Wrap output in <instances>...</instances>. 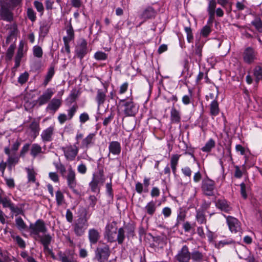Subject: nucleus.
I'll list each match as a JSON object with an SVG mask.
<instances>
[{
	"instance_id": "f257e3e1",
	"label": "nucleus",
	"mask_w": 262,
	"mask_h": 262,
	"mask_svg": "<svg viewBox=\"0 0 262 262\" xmlns=\"http://www.w3.org/2000/svg\"><path fill=\"white\" fill-rule=\"evenodd\" d=\"M116 225L114 222L106 226L104 236L108 242H117L119 245H122L125 237V231L122 227L118 230Z\"/></svg>"
},
{
	"instance_id": "052dcab7",
	"label": "nucleus",
	"mask_w": 262,
	"mask_h": 262,
	"mask_svg": "<svg viewBox=\"0 0 262 262\" xmlns=\"http://www.w3.org/2000/svg\"><path fill=\"white\" fill-rule=\"evenodd\" d=\"M15 49V46L14 45L12 44L10 46V47L8 48V49L7 51V53H6V58L7 59H8L9 60H11V59L12 58V57L13 56V54H14Z\"/></svg>"
},
{
	"instance_id": "13d9d810",
	"label": "nucleus",
	"mask_w": 262,
	"mask_h": 262,
	"mask_svg": "<svg viewBox=\"0 0 262 262\" xmlns=\"http://www.w3.org/2000/svg\"><path fill=\"white\" fill-rule=\"evenodd\" d=\"M94 58L97 60H105L107 58V54L102 51L96 52L94 56Z\"/></svg>"
},
{
	"instance_id": "9d476101",
	"label": "nucleus",
	"mask_w": 262,
	"mask_h": 262,
	"mask_svg": "<svg viewBox=\"0 0 262 262\" xmlns=\"http://www.w3.org/2000/svg\"><path fill=\"white\" fill-rule=\"evenodd\" d=\"M215 182L207 178L204 179L202 182L201 189L204 194L207 196H212L214 194L215 189Z\"/></svg>"
},
{
	"instance_id": "f704fd0d",
	"label": "nucleus",
	"mask_w": 262,
	"mask_h": 262,
	"mask_svg": "<svg viewBox=\"0 0 262 262\" xmlns=\"http://www.w3.org/2000/svg\"><path fill=\"white\" fill-rule=\"evenodd\" d=\"M155 11L151 7H148L146 9L141 15V18L147 19L154 17L155 16Z\"/></svg>"
},
{
	"instance_id": "bb28decb",
	"label": "nucleus",
	"mask_w": 262,
	"mask_h": 262,
	"mask_svg": "<svg viewBox=\"0 0 262 262\" xmlns=\"http://www.w3.org/2000/svg\"><path fill=\"white\" fill-rule=\"evenodd\" d=\"M215 205L218 208L226 212H229L232 209L229 204L224 199L218 200L216 201Z\"/></svg>"
},
{
	"instance_id": "cd10ccee",
	"label": "nucleus",
	"mask_w": 262,
	"mask_h": 262,
	"mask_svg": "<svg viewBox=\"0 0 262 262\" xmlns=\"http://www.w3.org/2000/svg\"><path fill=\"white\" fill-rule=\"evenodd\" d=\"M108 149L110 153L115 155H118L121 152V147L118 141H112L110 143Z\"/></svg>"
},
{
	"instance_id": "3c124183",
	"label": "nucleus",
	"mask_w": 262,
	"mask_h": 262,
	"mask_svg": "<svg viewBox=\"0 0 262 262\" xmlns=\"http://www.w3.org/2000/svg\"><path fill=\"white\" fill-rule=\"evenodd\" d=\"M11 237L20 248L25 249L26 248V243L20 236L13 235Z\"/></svg>"
},
{
	"instance_id": "58836bf2",
	"label": "nucleus",
	"mask_w": 262,
	"mask_h": 262,
	"mask_svg": "<svg viewBox=\"0 0 262 262\" xmlns=\"http://www.w3.org/2000/svg\"><path fill=\"white\" fill-rule=\"evenodd\" d=\"M27 173V178L28 182L30 183H35L36 182V176L37 173L33 168H25Z\"/></svg>"
},
{
	"instance_id": "ea45409f",
	"label": "nucleus",
	"mask_w": 262,
	"mask_h": 262,
	"mask_svg": "<svg viewBox=\"0 0 262 262\" xmlns=\"http://www.w3.org/2000/svg\"><path fill=\"white\" fill-rule=\"evenodd\" d=\"M55 74L54 68L53 67H51L48 71L47 74L45 77V79L43 82V85L46 86L48 83L51 81L52 77H53Z\"/></svg>"
},
{
	"instance_id": "1a4fd4ad",
	"label": "nucleus",
	"mask_w": 262,
	"mask_h": 262,
	"mask_svg": "<svg viewBox=\"0 0 262 262\" xmlns=\"http://www.w3.org/2000/svg\"><path fill=\"white\" fill-rule=\"evenodd\" d=\"M61 149L64 153L66 159L70 161L75 160L79 151V148L76 144H69L62 147Z\"/></svg>"
},
{
	"instance_id": "864d4df0",
	"label": "nucleus",
	"mask_w": 262,
	"mask_h": 262,
	"mask_svg": "<svg viewBox=\"0 0 262 262\" xmlns=\"http://www.w3.org/2000/svg\"><path fill=\"white\" fill-rule=\"evenodd\" d=\"M80 91L76 89H73L70 94L69 96V99H70V102L72 103L74 102L78 98V96L80 95Z\"/></svg>"
},
{
	"instance_id": "473e14b6",
	"label": "nucleus",
	"mask_w": 262,
	"mask_h": 262,
	"mask_svg": "<svg viewBox=\"0 0 262 262\" xmlns=\"http://www.w3.org/2000/svg\"><path fill=\"white\" fill-rule=\"evenodd\" d=\"M220 108L219 103L216 100L212 101L210 105V114L212 116H216L219 115Z\"/></svg>"
},
{
	"instance_id": "b1692460",
	"label": "nucleus",
	"mask_w": 262,
	"mask_h": 262,
	"mask_svg": "<svg viewBox=\"0 0 262 262\" xmlns=\"http://www.w3.org/2000/svg\"><path fill=\"white\" fill-rule=\"evenodd\" d=\"M37 238L39 239L40 243L43 247L44 251L49 250V246L51 244L52 237L49 234H45L43 235H39Z\"/></svg>"
},
{
	"instance_id": "5fc2aeb1",
	"label": "nucleus",
	"mask_w": 262,
	"mask_h": 262,
	"mask_svg": "<svg viewBox=\"0 0 262 262\" xmlns=\"http://www.w3.org/2000/svg\"><path fill=\"white\" fill-rule=\"evenodd\" d=\"M29 77V74L28 72H25L24 73L21 74L18 78V82L21 85L25 83L28 80Z\"/></svg>"
},
{
	"instance_id": "c85d7f7f",
	"label": "nucleus",
	"mask_w": 262,
	"mask_h": 262,
	"mask_svg": "<svg viewBox=\"0 0 262 262\" xmlns=\"http://www.w3.org/2000/svg\"><path fill=\"white\" fill-rule=\"evenodd\" d=\"M180 157L181 155L174 154L171 156V157L170 158V166L171 168L172 172L174 175L176 174L177 166Z\"/></svg>"
},
{
	"instance_id": "c9c22d12",
	"label": "nucleus",
	"mask_w": 262,
	"mask_h": 262,
	"mask_svg": "<svg viewBox=\"0 0 262 262\" xmlns=\"http://www.w3.org/2000/svg\"><path fill=\"white\" fill-rule=\"evenodd\" d=\"M19 156L16 155L15 152L13 153L11 156H9L7 160L8 167L11 168L12 166L17 164L19 161Z\"/></svg>"
},
{
	"instance_id": "bf43d9fd",
	"label": "nucleus",
	"mask_w": 262,
	"mask_h": 262,
	"mask_svg": "<svg viewBox=\"0 0 262 262\" xmlns=\"http://www.w3.org/2000/svg\"><path fill=\"white\" fill-rule=\"evenodd\" d=\"M251 24L259 32L262 33V21L260 18H257L255 19L252 21Z\"/></svg>"
},
{
	"instance_id": "6e6552de",
	"label": "nucleus",
	"mask_w": 262,
	"mask_h": 262,
	"mask_svg": "<svg viewBox=\"0 0 262 262\" xmlns=\"http://www.w3.org/2000/svg\"><path fill=\"white\" fill-rule=\"evenodd\" d=\"M102 161V158H100L97 161V169L96 173H93L92 180L96 182L99 184H103L105 182V178L104 177V162Z\"/></svg>"
},
{
	"instance_id": "39448f33",
	"label": "nucleus",
	"mask_w": 262,
	"mask_h": 262,
	"mask_svg": "<svg viewBox=\"0 0 262 262\" xmlns=\"http://www.w3.org/2000/svg\"><path fill=\"white\" fill-rule=\"evenodd\" d=\"M30 235L37 239V237L40 235V233H45L48 229L45 222L41 219H38L34 223H31L29 227Z\"/></svg>"
},
{
	"instance_id": "412c9836",
	"label": "nucleus",
	"mask_w": 262,
	"mask_h": 262,
	"mask_svg": "<svg viewBox=\"0 0 262 262\" xmlns=\"http://www.w3.org/2000/svg\"><path fill=\"white\" fill-rule=\"evenodd\" d=\"M100 233L97 229L92 228L88 231V238L91 245L96 244L100 238Z\"/></svg>"
},
{
	"instance_id": "f3484780",
	"label": "nucleus",
	"mask_w": 262,
	"mask_h": 262,
	"mask_svg": "<svg viewBox=\"0 0 262 262\" xmlns=\"http://www.w3.org/2000/svg\"><path fill=\"white\" fill-rule=\"evenodd\" d=\"M55 132V126L51 125L45 129L41 133L40 136L43 142H49L53 140V137Z\"/></svg>"
},
{
	"instance_id": "ddd939ff",
	"label": "nucleus",
	"mask_w": 262,
	"mask_h": 262,
	"mask_svg": "<svg viewBox=\"0 0 262 262\" xmlns=\"http://www.w3.org/2000/svg\"><path fill=\"white\" fill-rule=\"evenodd\" d=\"M0 18L2 20L8 22H11L13 20V14L11 11L10 7L6 5L4 3L0 2Z\"/></svg>"
},
{
	"instance_id": "774afa93",
	"label": "nucleus",
	"mask_w": 262,
	"mask_h": 262,
	"mask_svg": "<svg viewBox=\"0 0 262 262\" xmlns=\"http://www.w3.org/2000/svg\"><path fill=\"white\" fill-rule=\"evenodd\" d=\"M235 243V242L232 239H227L220 241L216 246L217 248L224 247L225 245H232Z\"/></svg>"
},
{
	"instance_id": "79ce46f5",
	"label": "nucleus",
	"mask_w": 262,
	"mask_h": 262,
	"mask_svg": "<svg viewBox=\"0 0 262 262\" xmlns=\"http://www.w3.org/2000/svg\"><path fill=\"white\" fill-rule=\"evenodd\" d=\"M18 32V29L17 27V25L15 24H14L11 29L10 31L9 32V34L6 38V43H9L10 40H11L13 37H14L16 35Z\"/></svg>"
},
{
	"instance_id": "8fccbe9b",
	"label": "nucleus",
	"mask_w": 262,
	"mask_h": 262,
	"mask_svg": "<svg viewBox=\"0 0 262 262\" xmlns=\"http://www.w3.org/2000/svg\"><path fill=\"white\" fill-rule=\"evenodd\" d=\"M215 141L212 139H210L206 142L205 146L201 149L204 152H209L215 146Z\"/></svg>"
},
{
	"instance_id": "20e7f679",
	"label": "nucleus",
	"mask_w": 262,
	"mask_h": 262,
	"mask_svg": "<svg viewBox=\"0 0 262 262\" xmlns=\"http://www.w3.org/2000/svg\"><path fill=\"white\" fill-rule=\"evenodd\" d=\"M111 254L110 246L105 243L100 242L95 250L94 258L98 262L107 261Z\"/></svg>"
},
{
	"instance_id": "de8ad7c7",
	"label": "nucleus",
	"mask_w": 262,
	"mask_h": 262,
	"mask_svg": "<svg viewBox=\"0 0 262 262\" xmlns=\"http://www.w3.org/2000/svg\"><path fill=\"white\" fill-rule=\"evenodd\" d=\"M23 0H1V2L12 8V9L19 5Z\"/></svg>"
},
{
	"instance_id": "393cba45",
	"label": "nucleus",
	"mask_w": 262,
	"mask_h": 262,
	"mask_svg": "<svg viewBox=\"0 0 262 262\" xmlns=\"http://www.w3.org/2000/svg\"><path fill=\"white\" fill-rule=\"evenodd\" d=\"M62 101L60 99L53 98L48 104L47 109L52 111L53 113L56 112L60 107Z\"/></svg>"
},
{
	"instance_id": "49530a36",
	"label": "nucleus",
	"mask_w": 262,
	"mask_h": 262,
	"mask_svg": "<svg viewBox=\"0 0 262 262\" xmlns=\"http://www.w3.org/2000/svg\"><path fill=\"white\" fill-rule=\"evenodd\" d=\"M0 204L3 205L4 208H10L13 204L11 200L7 196L3 197L0 194Z\"/></svg>"
},
{
	"instance_id": "4d7b16f0",
	"label": "nucleus",
	"mask_w": 262,
	"mask_h": 262,
	"mask_svg": "<svg viewBox=\"0 0 262 262\" xmlns=\"http://www.w3.org/2000/svg\"><path fill=\"white\" fill-rule=\"evenodd\" d=\"M78 108V106L77 104L73 105L68 110V117L69 120H71L73 118V116L75 115L76 113L77 110Z\"/></svg>"
},
{
	"instance_id": "dca6fc26",
	"label": "nucleus",
	"mask_w": 262,
	"mask_h": 262,
	"mask_svg": "<svg viewBox=\"0 0 262 262\" xmlns=\"http://www.w3.org/2000/svg\"><path fill=\"white\" fill-rule=\"evenodd\" d=\"M227 222L230 230L234 233H242L241 223L237 219L232 216H228Z\"/></svg>"
},
{
	"instance_id": "4468645a",
	"label": "nucleus",
	"mask_w": 262,
	"mask_h": 262,
	"mask_svg": "<svg viewBox=\"0 0 262 262\" xmlns=\"http://www.w3.org/2000/svg\"><path fill=\"white\" fill-rule=\"evenodd\" d=\"M257 52L252 47L246 48L243 53L244 62L250 64L256 59Z\"/></svg>"
},
{
	"instance_id": "a211bd4d",
	"label": "nucleus",
	"mask_w": 262,
	"mask_h": 262,
	"mask_svg": "<svg viewBox=\"0 0 262 262\" xmlns=\"http://www.w3.org/2000/svg\"><path fill=\"white\" fill-rule=\"evenodd\" d=\"M75 252L70 250H67L65 252L60 251L58 252L59 259L61 262H78L74 258Z\"/></svg>"
},
{
	"instance_id": "c03bdc74",
	"label": "nucleus",
	"mask_w": 262,
	"mask_h": 262,
	"mask_svg": "<svg viewBox=\"0 0 262 262\" xmlns=\"http://www.w3.org/2000/svg\"><path fill=\"white\" fill-rule=\"evenodd\" d=\"M50 26L48 23L43 22L41 24L39 28V34L40 36L45 37L49 32Z\"/></svg>"
},
{
	"instance_id": "37998d69",
	"label": "nucleus",
	"mask_w": 262,
	"mask_h": 262,
	"mask_svg": "<svg viewBox=\"0 0 262 262\" xmlns=\"http://www.w3.org/2000/svg\"><path fill=\"white\" fill-rule=\"evenodd\" d=\"M29 128L33 133L35 137L37 136L39 134L40 129L39 123L35 120L33 121L29 125Z\"/></svg>"
},
{
	"instance_id": "4be33fe9",
	"label": "nucleus",
	"mask_w": 262,
	"mask_h": 262,
	"mask_svg": "<svg viewBox=\"0 0 262 262\" xmlns=\"http://www.w3.org/2000/svg\"><path fill=\"white\" fill-rule=\"evenodd\" d=\"M95 133H90L85 138L83 139L81 143V148H88L91 145L94 144L95 140Z\"/></svg>"
},
{
	"instance_id": "c756f323",
	"label": "nucleus",
	"mask_w": 262,
	"mask_h": 262,
	"mask_svg": "<svg viewBox=\"0 0 262 262\" xmlns=\"http://www.w3.org/2000/svg\"><path fill=\"white\" fill-rule=\"evenodd\" d=\"M145 212L147 214L152 216L157 210L156 203L154 201L148 202L144 208Z\"/></svg>"
},
{
	"instance_id": "a878e982",
	"label": "nucleus",
	"mask_w": 262,
	"mask_h": 262,
	"mask_svg": "<svg viewBox=\"0 0 262 262\" xmlns=\"http://www.w3.org/2000/svg\"><path fill=\"white\" fill-rule=\"evenodd\" d=\"M41 154H43L41 146L37 143L32 144L31 146L30 151L31 157L35 159Z\"/></svg>"
},
{
	"instance_id": "2eb2a0df",
	"label": "nucleus",
	"mask_w": 262,
	"mask_h": 262,
	"mask_svg": "<svg viewBox=\"0 0 262 262\" xmlns=\"http://www.w3.org/2000/svg\"><path fill=\"white\" fill-rule=\"evenodd\" d=\"M204 42L198 41L195 43V48L191 54L192 58L195 60L196 62H200L202 58V49Z\"/></svg>"
},
{
	"instance_id": "f03ea898",
	"label": "nucleus",
	"mask_w": 262,
	"mask_h": 262,
	"mask_svg": "<svg viewBox=\"0 0 262 262\" xmlns=\"http://www.w3.org/2000/svg\"><path fill=\"white\" fill-rule=\"evenodd\" d=\"M119 103L126 117H135L138 113L139 105L133 100L132 97L121 99Z\"/></svg>"
},
{
	"instance_id": "0eeeda50",
	"label": "nucleus",
	"mask_w": 262,
	"mask_h": 262,
	"mask_svg": "<svg viewBox=\"0 0 262 262\" xmlns=\"http://www.w3.org/2000/svg\"><path fill=\"white\" fill-rule=\"evenodd\" d=\"M66 179L69 188L72 190L74 194L78 196H81V193L76 189V187L77 184L76 173L71 167L68 170V174Z\"/></svg>"
},
{
	"instance_id": "9b49d317",
	"label": "nucleus",
	"mask_w": 262,
	"mask_h": 262,
	"mask_svg": "<svg viewBox=\"0 0 262 262\" xmlns=\"http://www.w3.org/2000/svg\"><path fill=\"white\" fill-rule=\"evenodd\" d=\"M191 253L187 245L182 246L177 254L174 256V258L179 262H190Z\"/></svg>"
},
{
	"instance_id": "603ef678",
	"label": "nucleus",
	"mask_w": 262,
	"mask_h": 262,
	"mask_svg": "<svg viewBox=\"0 0 262 262\" xmlns=\"http://www.w3.org/2000/svg\"><path fill=\"white\" fill-rule=\"evenodd\" d=\"M15 221L16 226L18 230L21 231L27 228V225L21 217L16 218Z\"/></svg>"
},
{
	"instance_id": "a18cd8bd",
	"label": "nucleus",
	"mask_w": 262,
	"mask_h": 262,
	"mask_svg": "<svg viewBox=\"0 0 262 262\" xmlns=\"http://www.w3.org/2000/svg\"><path fill=\"white\" fill-rule=\"evenodd\" d=\"M125 229L127 236L128 237H133L135 235V226L133 223L127 224L124 227V230Z\"/></svg>"
},
{
	"instance_id": "5701e85b",
	"label": "nucleus",
	"mask_w": 262,
	"mask_h": 262,
	"mask_svg": "<svg viewBox=\"0 0 262 262\" xmlns=\"http://www.w3.org/2000/svg\"><path fill=\"white\" fill-rule=\"evenodd\" d=\"M191 253L190 260L192 259L193 262H204L207 259L206 254L199 250H193Z\"/></svg>"
},
{
	"instance_id": "a19ab883",
	"label": "nucleus",
	"mask_w": 262,
	"mask_h": 262,
	"mask_svg": "<svg viewBox=\"0 0 262 262\" xmlns=\"http://www.w3.org/2000/svg\"><path fill=\"white\" fill-rule=\"evenodd\" d=\"M55 198L57 205L59 206L65 203L64 196L63 193L60 189L55 192Z\"/></svg>"
},
{
	"instance_id": "69168bd1",
	"label": "nucleus",
	"mask_w": 262,
	"mask_h": 262,
	"mask_svg": "<svg viewBox=\"0 0 262 262\" xmlns=\"http://www.w3.org/2000/svg\"><path fill=\"white\" fill-rule=\"evenodd\" d=\"M27 14L28 18L32 22H34L36 19V13L34 10L31 8H28L27 11Z\"/></svg>"
},
{
	"instance_id": "4c0bfd02",
	"label": "nucleus",
	"mask_w": 262,
	"mask_h": 262,
	"mask_svg": "<svg viewBox=\"0 0 262 262\" xmlns=\"http://www.w3.org/2000/svg\"><path fill=\"white\" fill-rule=\"evenodd\" d=\"M253 75L255 77V81L257 83L262 80V67L261 66L258 65L254 67Z\"/></svg>"
},
{
	"instance_id": "e2e57ef3",
	"label": "nucleus",
	"mask_w": 262,
	"mask_h": 262,
	"mask_svg": "<svg viewBox=\"0 0 262 262\" xmlns=\"http://www.w3.org/2000/svg\"><path fill=\"white\" fill-rule=\"evenodd\" d=\"M11 212L15 214V215L19 214H23L24 211L21 207L15 206L13 203L11 207L10 208Z\"/></svg>"
},
{
	"instance_id": "6e6d98bb",
	"label": "nucleus",
	"mask_w": 262,
	"mask_h": 262,
	"mask_svg": "<svg viewBox=\"0 0 262 262\" xmlns=\"http://www.w3.org/2000/svg\"><path fill=\"white\" fill-rule=\"evenodd\" d=\"M33 53L35 57L40 58L42 56L43 51L40 47L35 46L33 48Z\"/></svg>"
},
{
	"instance_id": "7c9ffc66",
	"label": "nucleus",
	"mask_w": 262,
	"mask_h": 262,
	"mask_svg": "<svg viewBox=\"0 0 262 262\" xmlns=\"http://www.w3.org/2000/svg\"><path fill=\"white\" fill-rule=\"evenodd\" d=\"M106 90L103 91L102 90L99 89L97 92V95L96 96V100L97 102L98 105L100 106L103 104L106 100Z\"/></svg>"
},
{
	"instance_id": "aec40b11",
	"label": "nucleus",
	"mask_w": 262,
	"mask_h": 262,
	"mask_svg": "<svg viewBox=\"0 0 262 262\" xmlns=\"http://www.w3.org/2000/svg\"><path fill=\"white\" fill-rule=\"evenodd\" d=\"M54 92L51 89H48L38 98L37 102L39 105L41 106L47 103L52 98Z\"/></svg>"
},
{
	"instance_id": "338daca9",
	"label": "nucleus",
	"mask_w": 262,
	"mask_h": 262,
	"mask_svg": "<svg viewBox=\"0 0 262 262\" xmlns=\"http://www.w3.org/2000/svg\"><path fill=\"white\" fill-rule=\"evenodd\" d=\"M24 45L22 41H20L19 44L18 49L17 51V54L15 56V58H17L21 60L22 57H23V52H24Z\"/></svg>"
},
{
	"instance_id": "0e129e2a",
	"label": "nucleus",
	"mask_w": 262,
	"mask_h": 262,
	"mask_svg": "<svg viewBox=\"0 0 262 262\" xmlns=\"http://www.w3.org/2000/svg\"><path fill=\"white\" fill-rule=\"evenodd\" d=\"M184 30L187 34V40L188 42H192L193 39V35L190 27H185Z\"/></svg>"
},
{
	"instance_id": "f8f14e48",
	"label": "nucleus",
	"mask_w": 262,
	"mask_h": 262,
	"mask_svg": "<svg viewBox=\"0 0 262 262\" xmlns=\"http://www.w3.org/2000/svg\"><path fill=\"white\" fill-rule=\"evenodd\" d=\"M67 36L63 37L64 42V49L67 54H70L71 53L70 42L73 40L75 38L74 31L71 24L67 27L66 29Z\"/></svg>"
},
{
	"instance_id": "72a5a7b5",
	"label": "nucleus",
	"mask_w": 262,
	"mask_h": 262,
	"mask_svg": "<svg viewBox=\"0 0 262 262\" xmlns=\"http://www.w3.org/2000/svg\"><path fill=\"white\" fill-rule=\"evenodd\" d=\"M195 220L198 222V223L200 224H206L207 220L206 218L205 212H204L203 210H196Z\"/></svg>"
},
{
	"instance_id": "680f3d73",
	"label": "nucleus",
	"mask_w": 262,
	"mask_h": 262,
	"mask_svg": "<svg viewBox=\"0 0 262 262\" xmlns=\"http://www.w3.org/2000/svg\"><path fill=\"white\" fill-rule=\"evenodd\" d=\"M98 185L99 183L92 180V181L89 183V187L91 191L94 193H99L100 188Z\"/></svg>"
},
{
	"instance_id": "7ed1b4c3",
	"label": "nucleus",
	"mask_w": 262,
	"mask_h": 262,
	"mask_svg": "<svg viewBox=\"0 0 262 262\" xmlns=\"http://www.w3.org/2000/svg\"><path fill=\"white\" fill-rule=\"evenodd\" d=\"M82 213L83 215L79 216L72 225L73 231L77 236H82L89 226L88 211L85 209H83Z\"/></svg>"
},
{
	"instance_id": "6ab92c4d",
	"label": "nucleus",
	"mask_w": 262,
	"mask_h": 262,
	"mask_svg": "<svg viewBox=\"0 0 262 262\" xmlns=\"http://www.w3.org/2000/svg\"><path fill=\"white\" fill-rule=\"evenodd\" d=\"M170 119L172 123L179 124L181 121V112L178 110L173 103L170 113Z\"/></svg>"
},
{
	"instance_id": "e433bc0d",
	"label": "nucleus",
	"mask_w": 262,
	"mask_h": 262,
	"mask_svg": "<svg viewBox=\"0 0 262 262\" xmlns=\"http://www.w3.org/2000/svg\"><path fill=\"white\" fill-rule=\"evenodd\" d=\"M216 6V3L215 0H210L209 2L207 11L208 12L210 19L214 18Z\"/></svg>"
},
{
	"instance_id": "423d86ee",
	"label": "nucleus",
	"mask_w": 262,
	"mask_h": 262,
	"mask_svg": "<svg viewBox=\"0 0 262 262\" xmlns=\"http://www.w3.org/2000/svg\"><path fill=\"white\" fill-rule=\"evenodd\" d=\"M75 57L81 60L88 53V42L83 38H80L75 48Z\"/></svg>"
},
{
	"instance_id": "2f4dec72",
	"label": "nucleus",
	"mask_w": 262,
	"mask_h": 262,
	"mask_svg": "<svg viewBox=\"0 0 262 262\" xmlns=\"http://www.w3.org/2000/svg\"><path fill=\"white\" fill-rule=\"evenodd\" d=\"M186 217V211L182 207H180L178 209V213L176 219L175 226H178L181 222H184Z\"/></svg>"
},
{
	"instance_id": "09e8293b",
	"label": "nucleus",
	"mask_w": 262,
	"mask_h": 262,
	"mask_svg": "<svg viewBox=\"0 0 262 262\" xmlns=\"http://www.w3.org/2000/svg\"><path fill=\"white\" fill-rule=\"evenodd\" d=\"M183 103L185 105H188L193 101L192 91L189 89L188 94L185 95L183 96L182 99Z\"/></svg>"
}]
</instances>
